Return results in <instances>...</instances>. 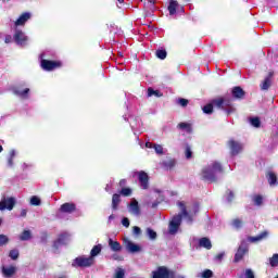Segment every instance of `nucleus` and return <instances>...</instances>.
<instances>
[{"instance_id": "obj_1", "label": "nucleus", "mask_w": 278, "mask_h": 278, "mask_svg": "<svg viewBox=\"0 0 278 278\" xmlns=\"http://www.w3.org/2000/svg\"><path fill=\"white\" fill-rule=\"evenodd\" d=\"M177 206L180 213L169 220L167 229L169 236H177L179 227H181V218H184L188 225H192L194 216H197V213L199 212V204L197 203L190 204L179 201L177 202Z\"/></svg>"}, {"instance_id": "obj_2", "label": "nucleus", "mask_w": 278, "mask_h": 278, "mask_svg": "<svg viewBox=\"0 0 278 278\" xmlns=\"http://www.w3.org/2000/svg\"><path fill=\"white\" fill-rule=\"evenodd\" d=\"M214 105L215 108L226 110L227 114H233V112H236V109L231 106V99L217 98L213 100V104H206L203 106L202 110L204 114H212L214 112Z\"/></svg>"}, {"instance_id": "obj_3", "label": "nucleus", "mask_w": 278, "mask_h": 278, "mask_svg": "<svg viewBox=\"0 0 278 278\" xmlns=\"http://www.w3.org/2000/svg\"><path fill=\"white\" fill-rule=\"evenodd\" d=\"M220 173H223V165L218 161H213L202 168L201 177L205 179V181H216Z\"/></svg>"}, {"instance_id": "obj_4", "label": "nucleus", "mask_w": 278, "mask_h": 278, "mask_svg": "<svg viewBox=\"0 0 278 278\" xmlns=\"http://www.w3.org/2000/svg\"><path fill=\"white\" fill-rule=\"evenodd\" d=\"M93 265H94V258L86 255L76 257L72 263V266L74 268H90V266H93Z\"/></svg>"}, {"instance_id": "obj_5", "label": "nucleus", "mask_w": 278, "mask_h": 278, "mask_svg": "<svg viewBox=\"0 0 278 278\" xmlns=\"http://www.w3.org/2000/svg\"><path fill=\"white\" fill-rule=\"evenodd\" d=\"M14 205H16V199L12 197H3L0 201V212H12L14 210Z\"/></svg>"}, {"instance_id": "obj_6", "label": "nucleus", "mask_w": 278, "mask_h": 278, "mask_svg": "<svg viewBox=\"0 0 278 278\" xmlns=\"http://www.w3.org/2000/svg\"><path fill=\"white\" fill-rule=\"evenodd\" d=\"M127 210L129 214H131L132 216H140V214H142L140 203H138V200H136V198H132L130 202L127 204Z\"/></svg>"}, {"instance_id": "obj_7", "label": "nucleus", "mask_w": 278, "mask_h": 278, "mask_svg": "<svg viewBox=\"0 0 278 278\" xmlns=\"http://www.w3.org/2000/svg\"><path fill=\"white\" fill-rule=\"evenodd\" d=\"M152 278H175V271L166 267H159L157 270L153 271Z\"/></svg>"}, {"instance_id": "obj_8", "label": "nucleus", "mask_w": 278, "mask_h": 278, "mask_svg": "<svg viewBox=\"0 0 278 278\" xmlns=\"http://www.w3.org/2000/svg\"><path fill=\"white\" fill-rule=\"evenodd\" d=\"M228 147L230 149L231 155H240V153L243 151L244 146L236 140L228 141Z\"/></svg>"}, {"instance_id": "obj_9", "label": "nucleus", "mask_w": 278, "mask_h": 278, "mask_svg": "<svg viewBox=\"0 0 278 278\" xmlns=\"http://www.w3.org/2000/svg\"><path fill=\"white\" fill-rule=\"evenodd\" d=\"M60 66H62V62L41 60V68H43V71H55V68H60Z\"/></svg>"}, {"instance_id": "obj_10", "label": "nucleus", "mask_w": 278, "mask_h": 278, "mask_svg": "<svg viewBox=\"0 0 278 278\" xmlns=\"http://www.w3.org/2000/svg\"><path fill=\"white\" fill-rule=\"evenodd\" d=\"M13 38L16 45H20L21 47H25V45H27V36H25V33L18 28L15 29Z\"/></svg>"}, {"instance_id": "obj_11", "label": "nucleus", "mask_w": 278, "mask_h": 278, "mask_svg": "<svg viewBox=\"0 0 278 278\" xmlns=\"http://www.w3.org/2000/svg\"><path fill=\"white\" fill-rule=\"evenodd\" d=\"M247 253H249V245L247 244V241H242L235 255V262H240Z\"/></svg>"}, {"instance_id": "obj_12", "label": "nucleus", "mask_w": 278, "mask_h": 278, "mask_svg": "<svg viewBox=\"0 0 278 278\" xmlns=\"http://www.w3.org/2000/svg\"><path fill=\"white\" fill-rule=\"evenodd\" d=\"M31 18V12H24L22 13L17 20L14 22L15 27H25L27 21Z\"/></svg>"}, {"instance_id": "obj_13", "label": "nucleus", "mask_w": 278, "mask_h": 278, "mask_svg": "<svg viewBox=\"0 0 278 278\" xmlns=\"http://www.w3.org/2000/svg\"><path fill=\"white\" fill-rule=\"evenodd\" d=\"M71 240V236L66 232L59 236V238L54 241V249H60V247H63V244H68V241Z\"/></svg>"}, {"instance_id": "obj_14", "label": "nucleus", "mask_w": 278, "mask_h": 278, "mask_svg": "<svg viewBox=\"0 0 278 278\" xmlns=\"http://www.w3.org/2000/svg\"><path fill=\"white\" fill-rule=\"evenodd\" d=\"M138 179L140 182V187L143 190H147V188H149V175L144 172H139L138 173Z\"/></svg>"}, {"instance_id": "obj_15", "label": "nucleus", "mask_w": 278, "mask_h": 278, "mask_svg": "<svg viewBox=\"0 0 278 278\" xmlns=\"http://www.w3.org/2000/svg\"><path fill=\"white\" fill-rule=\"evenodd\" d=\"M1 273H2L3 277H13V275H16V266H14V265H10V266L3 265L1 267Z\"/></svg>"}, {"instance_id": "obj_16", "label": "nucleus", "mask_w": 278, "mask_h": 278, "mask_svg": "<svg viewBox=\"0 0 278 278\" xmlns=\"http://www.w3.org/2000/svg\"><path fill=\"white\" fill-rule=\"evenodd\" d=\"M147 149H154L156 155H164V147L157 143L146 142Z\"/></svg>"}, {"instance_id": "obj_17", "label": "nucleus", "mask_w": 278, "mask_h": 278, "mask_svg": "<svg viewBox=\"0 0 278 278\" xmlns=\"http://www.w3.org/2000/svg\"><path fill=\"white\" fill-rule=\"evenodd\" d=\"M75 210H76L75 203H68V202L62 204L60 207V212H62L63 214H73Z\"/></svg>"}, {"instance_id": "obj_18", "label": "nucleus", "mask_w": 278, "mask_h": 278, "mask_svg": "<svg viewBox=\"0 0 278 278\" xmlns=\"http://www.w3.org/2000/svg\"><path fill=\"white\" fill-rule=\"evenodd\" d=\"M124 242H125L126 249H127V251H129V253H139L140 245L131 242L129 239H125Z\"/></svg>"}, {"instance_id": "obj_19", "label": "nucleus", "mask_w": 278, "mask_h": 278, "mask_svg": "<svg viewBox=\"0 0 278 278\" xmlns=\"http://www.w3.org/2000/svg\"><path fill=\"white\" fill-rule=\"evenodd\" d=\"M17 154L18 152L16 150H10L9 155L7 157L8 168H14V157H16Z\"/></svg>"}, {"instance_id": "obj_20", "label": "nucleus", "mask_w": 278, "mask_h": 278, "mask_svg": "<svg viewBox=\"0 0 278 278\" xmlns=\"http://www.w3.org/2000/svg\"><path fill=\"white\" fill-rule=\"evenodd\" d=\"M13 92L21 99H27V94H29V88L22 89L21 87H16L13 89Z\"/></svg>"}, {"instance_id": "obj_21", "label": "nucleus", "mask_w": 278, "mask_h": 278, "mask_svg": "<svg viewBox=\"0 0 278 278\" xmlns=\"http://www.w3.org/2000/svg\"><path fill=\"white\" fill-rule=\"evenodd\" d=\"M265 238H268V231H263L256 237H249L248 242H262Z\"/></svg>"}, {"instance_id": "obj_22", "label": "nucleus", "mask_w": 278, "mask_h": 278, "mask_svg": "<svg viewBox=\"0 0 278 278\" xmlns=\"http://www.w3.org/2000/svg\"><path fill=\"white\" fill-rule=\"evenodd\" d=\"M252 203L256 205V207H262L264 205V197L261 194H253L251 197Z\"/></svg>"}, {"instance_id": "obj_23", "label": "nucleus", "mask_w": 278, "mask_h": 278, "mask_svg": "<svg viewBox=\"0 0 278 278\" xmlns=\"http://www.w3.org/2000/svg\"><path fill=\"white\" fill-rule=\"evenodd\" d=\"M273 84V72L268 74V76L264 79V81L261 85V88L263 90H268L270 88V85Z\"/></svg>"}, {"instance_id": "obj_24", "label": "nucleus", "mask_w": 278, "mask_h": 278, "mask_svg": "<svg viewBox=\"0 0 278 278\" xmlns=\"http://www.w3.org/2000/svg\"><path fill=\"white\" fill-rule=\"evenodd\" d=\"M142 125V121L136 118L130 122V127L136 136V131L142 132V129H140V126Z\"/></svg>"}, {"instance_id": "obj_25", "label": "nucleus", "mask_w": 278, "mask_h": 278, "mask_svg": "<svg viewBox=\"0 0 278 278\" xmlns=\"http://www.w3.org/2000/svg\"><path fill=\"white\" fill-rule=\"evenodd\" d=\"M109 247H110L111 251H114L115 253H117L118 251H121L123 249L121 243L118 241H114L112 238L109 239Z\"/></svg>"}, {"instance_id": "obj_26", "label": "nucleus", "mask_w": 278, "mask_h": 278, "mask_svg": "<svg viewBox=\"0 0 278 278\" xmlns=\"http://www.w3.org/2000/svg\"><path fill=\"white\" fill-rule=\"evenodd\" d=\"M179 8V3L176 0H170L168 5V12L170 16L177 14V9Z\"/></svg>"}, {"instance_id": "obj_27", "label": "nucleus", "mask_w": 278, "mask_h": 278, "mask_svg": "<svg viewBox=\"0 0 278 278\" xmlns=\"http://www.w3.org/2000/svg\"><path fill=\"white\" fill-rule=\"evenodd\" d=\"M267 181H268L269 186H278L277 174H275V172H268L267 173Z\"/></svg>"}, {"instance_id": "obj_28", "label": "nucleus", "mask_w": 278, "mask_h": 278, "mask_svg": "<svg viewBox=\"0 0 278 278\" xmlns=\"http://www.w3.org/2000/svg\"><path fill=\"white\" fill-rule=\"evenodd\" d=\"M103 249V245L101 244H97L94 245L91 251H90V256L92 260H94L97 257V255H100L101 254V251Z\"/></svg>"}, {"instance_id": "obj_29", "label": "nucleus", "mask_w": 278, "mask_h": 278, "mask_svg": "<svg viewBox=\"0 0 278 278\" xmlns=\"http://www.w3.org/2000/svg\"><path fill=\"white\" fill-rule=\"evenodd\" d=\"M232 97L235 99H242V97H244V90H242L240 87L232 88Z\"/></svg>"}, {"instance_id": "obj_30", "label": "nucleus", "mask_w": 278, "mask_h": 278, "mask_svg": "<svg viewBox=\"0 0 278 278\" xmlns=\"http://www.w3.org/2000/svg\"><path fill=\"white\" fill-rule=\"evenodd\" d=\"M200 247H203L204 249H212V241L207 238H201L199 241Z\"/></svg>"}, {"instance_id": "obj_31", "label": "nucleus", "mask_w": 278, "mask_h": 278, "mask_svg": "<svg viewBox=\"0 0 278 278\" xmlns=\"http://www.w3.org/2000/svg\"><path fill=\"white\" fill-rule=\"evenodd\" d=\"M121 203V194L115 193L112 198V207L113 210H118V205Z\"/></svg>"}, {"instance_id": "obj_32", "label": "nucleus", "mask_w": 278, "mask_h": 278, "mask_svg": "<svg viewBox=\"0 0 278 278\" xmlns=\"http://www.w3.org/2000/svg\"><path fill=\"white\" fill-rule=\"evenodd\" d=\"M30 239H31V231H29V230H24L22 232V235L20 236V240H22V241H27Z\"/></svg>"}, {"instance_id": "obj_33", "label": "nucleus", "mask_w": 278, "mask_h": 278, "mask_svg": "<svg viewBox=\"0 0 278 278\" xmlns=\"http://www.w3.org/2000/svg\"><path fill=\"white\" fill-rule=\"evenodd\" d=\"M147 236L151 239V240H156L157 239V232H155V230L151 229V228H147L146 230Z\"/></svg>"}, {"instance_id": "obj_34", "label": "nucleus", "mask_w": 278, "mask_h": 278, "mask_svg": "<svg viewBox=\"0 0 278 278\" xmlns=\"http://www.w3.org/2000/svg\"><path fill=\"white\" fill-rule=\"evenodd\" d=\"M269 265L273 268H277V266H278V254H274L271 257H269Z\"/></svg>"}, {"instance_id": "obj_35", "label": "nucleus", "mask_w": 278, "mask_h": 278, "mask_svg": "<svg viewBox=\"0 0 278 278\" xmlns=\"http://www.w3.org/2000/svg\"><path fill=\"white\" fill-rule=\"evenodd\" d=\"M178 127H179V129H184L188 134H190V131H192V127L188 123H180V124H178Z\"/></svg>"}, {"instance_id": "obj_36", "label": "nucleus", "mask_w": 278, "mask_h": 278, "mask_svg": "<svg viewBox=\"0 0 278 278\" xmlns=\"http://www.w3.org/2000/svg\"><path fill=\"white\" fill-rule=\"evenodd\" d=\"M243 223H242V219L240 218L232 219L231 222V226L235 227V229H240Z\"/></svg>"}, {"instance_id": "obj_37", "label": "nucleus", "mask_w": 278, "mask_h": 278, "mask_svg": "<svg viewBox=\"0 0 278 278\" xmlns=\"http://www.w3.org/2000/svg\"><path fill=\"white\" fill-rule=\"evenodd\" d=\"M41 203L42 201L37 195H33L30 198V205L38 206V205H41Z\"/></svg>"}, {"instance_id": "obj_38", "label": "nucleus", "mask_w": 278, "mask_h": 278, "mask_svg": "<svg viewBox=\"0 0 278 278\" xmlns=\"http://www.w3.org/2000/svg\"><path fill=\"white\" fill-rule=\"evenodd\" d=\"M18 255H20V252H18L17 249L11 250V251L9 252V257H10L11 260L16 261V258L18 257Z\"/></svg>"}, {"instance_id": "obj_39", "label": "nucleus", "mask_w": 278, "mask_h": 278, "mask_svg": "<svg viewBox=\"0 0 278 278\" xmlns=\"http://www.w3.org/2000/svg\"><path fill=\"white\" fill-rule=\"evenodd\" d=\"M185 155L187 160H190L192 157V148L190 146H186Z\"/></svg>"}, {"instance_id": "obj_40", "label": "nucleus", "mask_w": 278, "mask_h": 278, "mask_svg": "<svg viewBox=\"0 0 278 278\" xmlns=\"http://www.w3.org/2000/svg\"><path fill=\"white\" fill-rule=\"evenodd\" d=\"M212 275H214V273H212V270H210V269H206L202 274H200L198 277H201V278H212Z\"/></svg>"}, {"instance_id": "obj_41", "label": "nucleus", "mask_w": 278, "mask_h": 278, "mask_svg": "<svg viewBox=\"0 0 278 278\" xmlns=\"http://www.w3.org/2000/svg\"><path fill=\"white\" fill-rule=\"evenodd\" d=\"M156 58H159V60H166V50H157Z\"/></svg>"}, {"instance_id": "obj_42", "label": "nucleus", "mask_w": 278, "mask_h": 278, "mask_svg": "<svg viewBox=\"0 0 278 278\" xmlns=\"http://www.w3.org/2000/svg\"><path fill=\"white\" fill-rule=\"evenodd\" d=\"M148 97H162V93L160 91H155L152 88L148 89Z\"/></svg>"}, {"instance_id": "obj_43", "label": "nucleus", "mask_w": 278, "mask_h": 278, "mask_svg": "<svg viewBox=\"0 0 278 278\" xmlns=\"http://www.w3.org/2000/svg\"><path fill=\"white\" fill-rule=\"evenodd\" d=\"M115 278H125V269L117 268L115 271Z\"/></svg>"}, {"instance_id": "obj_44", "label": "nucleus", "mask_w": 278, "mask_h": 278, "mask_svg": "<svg viewBox=\"0 0 278 278\" xmlns=\"http://www.w3.org/2000/svg\"><path fill=\"white\" fill-rule=\"evenodd\" d=\"M250 123H251L252 127H260V125H261V122L257 117L251 118Z\"/></svg>"}, {"instance_id": "obj_45", "label": "nucleus", "mask_w": 278, "mask_h": 278, "mask_svg": "<svg viewBox=\"0 0 278 278\" xmlns=\"http://www.w3.org/2000/svg\"><path fill=\"white\" fill-rule=\"evenodd\" d=\"M164 166H166V168H173L175 166V160L170 159L168 161H165Z\"/></svg>"}, {"instance_id": "obj_46", "label": "nucleus", "mask_w": 278, "mask_h": 278, "mask_svg": "<svg viewBox=\"0 0 278 278\" xmlns=\"http://www.w3.org/2000/svg\"><path fill=\"white\" fill-rule=\"evenodd\" d=\"M121 194H123V197H130L131 194V189L130 188H123L121 190Z\"/></svg>"}, {"instance_id": "obj_47", "label": "nucleus", "mask_w": 278, "mask_h": 278, "mask_svg": "<svg viewBox=\"0 0 278 278\" xmlns=\"http://www.w3.org/2000/svg\"><path fill=\"white\" fill-rule=\"evenodd\" d=\"M8 236L5 235H0V247H3L4 244H8Z\"/></svg>"}, {"instance_id": "obj_48", "label": "nucleus", "mask_w": 278, "mask_h": 278, "mask_svg": "<svg viewBox=\"0 0 278 278\" xmlns=\"http://www.w3.org/2000/svg\"><path fill=\"white\" fill-rule=\"evenodd\" d=\"M178 105H181V108H186L188 105V100L180 98L177 100Z\"/></svg>"}, {"instance_id": "obj_49", "label": "nucleus", "mask_w": 278, "mask_h": 278, "mask_svg": "<svg viewBox=\"0 0 278 278\" xmlns=\"http://www.w3.org/2000/svg\"><path fill=\"white\" fill-rule=\"evenodd\" d=\"M132 233H134L135 236H140V235L142 233V229H140V227H138V226H135V227L132 228Z\"/></svg>"}, {"instance_id": "obj_50", "label": "nucleus", "mask_w": 278, "mask_h": 278, "mask_svg": "<svg viewBox=\"0 0 278 278\" xmlns=\"http://www.w3.org/2000/svg\"><path fill=\"white\" fill-rule=\"evenodd\" d=\"M245 278H255V275L253 274V270L247 269L245 270Z\"/></svg>"}, {"instance_id": "obj_51", "label": "nucleus", "mask_w": 278, "mask_h": 278, "mask_svg": "<svg viewBox=\"0 0 278 278\" xmlns=\"http://www.w3.org/2000/svg\"><path fill=\"white\" fill-rule=\"evenodd\" d=\"M225 257V252H222L215 256L216 262H222Z\"/></svg>"}, {"instance_id": "obj_52", "label": "nucleus", "mask_w": 278, "mask_h": 278, "mask_svg": "<svg viewBox=\"0 0 278 278\" xmlns=\"http://www.w3.org/2000/svg\"><path fill=\"white\" fill-rule=\"evenodd\" d=\"M122 225H123L124 227H129V218L124 217V218L122 219Z\"/></svg>"}, {"instance_id": "obj_53", "label": "nucleus", "mask_w": 278, "mask_h": 278, "mask_svg": "<svg viewBox=\"0 0 278 278\" xmlns=\"http://www.w3.org/2000/svg\"><path fill=\"white\" fill-rule=\"evenodd\" d=\"M226 199H227L228 203H231L233 201V192L229 191Z\"/></svg>"}, {"instance_id": "obj_54", "label": "nucleus", "mask_w": 278, "mask_h": 278, "mask_svg": "<svg viewBox=\"0 0 278 278\" xmlns=\"http://www.w3.org/2000/svg\"><path fill=\"white\" fill-rule=\"evenodd\" d=\"M20 216H21L22 218H25V217L27 216V210H26V208H22V210H21V213H20Z\"/></svg>"}, {"instance_id": "obj_55", "label": "nucleus", "mask_w": 278, "mask_h": 278, "mask_svg": "<svg viewBox=\"0 0 278 278\" xmlns=\"http://www.w3.org/2000/svg\"><path fill=\"white\" fill-rule=\"evenodd\" d=\"M119 186H121V188H125V186H127V180L122 179V180L119 181Z\"/></svg>"}, {"instance_id": "obj_56", "label": "nucleus", "mask_w": 278, "mask_h": 278, "mask_svg": "<svg viewBox=\"0 0 278 278\" xmlns=\"http://www.w3.org/2000/svg\"><path fill=\"white\" fill-rule=\"evenodd\" d=\"M11 40H12V36L8 35V36L5 37L4 42H7V45H8V43H10Z\"/></svg>"}, {"instance_id": "obj_57", "label": "nucleus", "mask_w": 278, "mask_h": 278, "mask_svg": "<svg viewBox=\"0 0 278 278\" xmlns=\"http://www.w3.org/2000/svg\"><path fill=\"white\" fill-rule=\"evenodd\" d=\"M114 218H116V216H114V214L109 216V223H112V220H114Z\"/></svg>"}, {"instance_id": "obj_58", "label": "nucleus", "mask_w": 278, "mask_h": 278, "mask_svg": "<svg viewBox=\"0 0 278 278\" xmlns=\"http://www.w3.org/2000/svg\"><path fill=\"white\" fill-rule=\"evenodd\" d=\"M177 10L178 12H184V7H178Z\"/></svg>"}, {"instance_id": "obj_59", "label": "nucleus", "mask_w": 278, "mask_h": 278, "mask_svg": "<svg viewBox=\"0 0 278 278\" xmlns=\"http://www.w3.org/2000/svg\"><path fill=\"white\" fill-rule=\"evenodd\" d=\"M105 190H106V192L110 191V185L106 186Z\"/></svg>"}, {"instance_id": "obj_60", "label": "nucleus", "mask_w": 278, "mask_h": 278, "mask_svg": "<svg viewBox=\"0 0 278 278\" xmlns=\"http://www.w3.org/2000/svg\"><path fill=\"white\" fill-rule=\"evenodd\" d=\"M152 207H157V203H153V204H152Z\"/></svg>"}, {"instance_id": "obj_61", "label": "nucleus", "mask_w": 278, "mask_h": 278, "mask_svg": "<svg viewBox=\"0 0 278 278\" xmlns=\"http://www.w3.org/2000/svg\"><path fill=\"white\" fill-rule=\"evenodd\" d=\"M118 1V3H124L125 2V0H117Z\"/></svg>"}, {"instance_id": "obj_62", "label": "nucleus", "mask_w": 278, "mask_h": 278, "mask_svg": "<svg viewBox=\"0 0 278 278\" xmlns=\"http://www.w3.org/2000/svg\"><path fill=\"white\" fill-rule=\"evenodd\" d=\"M3 151V146H0V153Z\"/></svg>"}, {"instance_id": "obj_63", "label": "nucleus", "mask_w": 278, "mask_h": 278, "mask_svg": "<svg viewBox=\"0 0 278 278\" xmlns=\"http://www.w3.org/2000/svg\"><path fill=\"white\" fill-rule=\"evenodd\" d=\"M0 225H1V220H0Z\"/></svg>"}]
</instances>
